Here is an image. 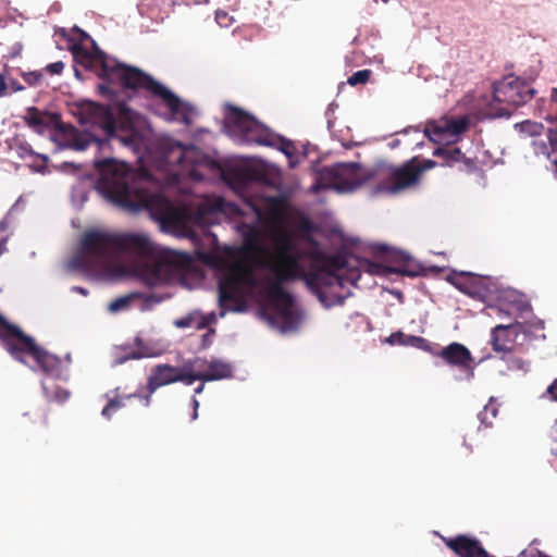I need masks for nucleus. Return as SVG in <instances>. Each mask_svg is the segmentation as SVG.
<instances>
[{"mask_svg": "<svg viewBox=\"0 0 557 557\" xmlns=\"http://www.w3.org/2000/svg\"><path fill=\"white\" fill-rule=\"evenodd\" d=\"M176 382H182L186 385H191L195 382L191 359L185 361L181 367L170 364L154 366L147 382L149 394L143 397L144 406L148 407L150 405V397L159 387Z\"/></svg>", "mask_w": 557, "mask_h": 557, "instance_id": "nucleus-10", "label": "nucleus"}, {"mask_svg": "<svg viewBox=\"0 0 557 557\" xmlns=\"http://www.w3.org/2000/svg\"><path fill=\"white\" fill-rule=\"evenodd\" d=\"M193 363V377L195 381L210 382L232 376L233 368L228 362L213 359L207 361L202 358L191 359Z\"/></svg>", "mask_w": 557, "mask_h": 557, "instance_id": "nucleus-14", "label": "nucleus"}, {"mask_svg": "<svg viewBox=\"0 0 557 557\" xmlns=\"http://www.w3.org/2000/svg\"><path fill=\"white\" fill-rule=\"evenodd\" d=\"M370 173L358 163H337L323 168L313 189H334L339 194L351 193L364 184Z\"/></svg>", "mask_w": 557, "mask_h": 557, "instance_id": "nucleus-8", "label": "nucleus"}, {"mask_svg": "<svg viewBox=\"0 0 557 557\" xmlns=\"http://www.w3.org/2000/svg\"><path fill=\"white\" fill-rule=\"evenodd\" d=\"M333 112V104H330L327 111H326V116H327V127L331 129L332 127V121L330 119V115L331 113Z\"/></svg>", "mask_w": 557, "mask_h": 557, "instance_id": "nucleus-41", "label": "nucleus"}, {"mask_svg": "<svg viewBox=\"0 0 557 557\" xmlns=\"http://www.w3.org/2000/svg\"><path fill=\"white\" fill-rule=\"evenodd\" d=\"M79 123L95 132H81L59 122L54 114L29 109L26 121L38 134H48L55 145L54 151L72 149L84 151L90 145L102 148L106 141L131 150L143 163L152 165L153 172L133 171L115 159L96 161V188L108 201L128 211H149L160 230L176 237L195 239L194 227L201 230L233 221L245 246L255 250L249 259L226 260L212 252L196 250L200 260L220 269L219 317L227 312L242 313L250 301L257 302V166L235 187L242 197L239 207L220 196H201L174 203L164 187L180 185L185 178L202 180L199 166L207 157L194 145H183L165 134L152 136L150 129L138 125V117L124 103L103 106L84 101L77 109Z\"/></svg>", "mask_w": 557, "mask_h": 557, "instance_id": "nucleus-1", "label": "nucleus"}, {"mask_svg": "<svg viewBox=\"0 0 557 557\" xmlns=\"http://www.w3.org/2000/svg\"><path fill=\"white\" fill-rule=\"evenodd\" d=\"M205 388V385L203 384H200L198 387L195 388V394H200L202 393Z\"/></svg>", "mask_w": 557, "mask_h": 557, "instance_id": "nucleus-43", "label": "nucleus"}, {"mask_svg": "<svg viewBox=\"0 0 557 557\" xmlns=\"http://www.w3.org/2000/svg\"><path fill=\"white\" fill-rule=\"evenodd\" d=\"M64 69V64L63 62L61 61H58V62H54V63H51L47 66V71L50 73V74H60Z\"/></svg>", "mask_w": 557, "mask_h": 557, "instance_id": "nucleus-31", "label": "nucleus"}, {"mask_svg": "<svg viewBox=\"0 0 557 557\" xmlns=\"http://www.w3.org/2000/svg\"><path fill=\"white\" fill-rule=\"evenodd\" d=\"M515 128L519 132L521 138L531 139L536 156H543L555 165L557 175V128H550L546 134V140L542 137L543 124L530 120L515 124Z\"/></svg>", "mask_w": 557, "mask_h": 557, "instance_id": "nucleus-11", "label": "nucleus"}, {"mask_svg": "<svg viewBox=\"0 0 557 557\" xmlns=\"http://www.w3.org/2000/svg\"><path fill=\"white\" fill-rule=\"evenodd\" d=\"M208 240H209L211 244H215V242H216V237H215V235H213V234H208Z\"/></svg>", "mask_w": 557, "mask_h": 557, "instance_id": "nucleus-42", "label": "nucleus"}, {"mask_svg": "<svg viewBox=\"0 0 557 557\" xmlns=\"http://www.w3.org/2000/svg\"><path fill=\"white\" fill-rule=\"evenodd\" d=\"M171 297L170 294L133 292L111 301L108 310L111 313L122 312L128 309H137L141 312L152 310L157 305Z\"/></svg>", "mask_w": 557, "mask_h": 557, "instance_id": "nucleus-12", "label": "nucleus"}, {"mask_svg": "<svg viewBox=\"0 0 557 557\" xmlns=\"http://www.w3.org/2000/svg\"><path fill=\"white\" fill-rule=\"evenodd\" d=\"M89 181L83 180L73 186L71 199L75 208L79 209L83 207L88 198Z\"/></svg>", "mask_w": 557, "mask_h": 557, "instance_id": "nucleus-21", "label": "nucleus"}, {"mask_svg": "<svg viewBox=\"0 0 557 557\" xmlns=\"http://www.w3.org/2000/svg\"><path fill=\"white\" fill-rule=\"evenodd\" d=\"M75 74L77 77L79 76V72L77 70H75Z\"/></svg>", "mask_w": 557, "mask_h": 557, "instance_id": "nucleus-46", "label": "nucleus"}, {"mask_svg": "<svg viewBox=\"0 0 557 557\" xmlns=\"http://www.w3.org/2000/svg\"><path fill=\"white\" fill-rule=\"evenodd\" d=\"M232 20L233 18L224 11H218L215 13V21L222 27H228Z\"/></svg>", "mask_w": 557, "mask_h": 557, "instance_id": "nucleus-30", "label": "nucleus"}, {"mask_svg": "<svg viewBox=\"0 0 557 557\" xmlns=\"http://www.w3.org/2000/svg\"><path fill=\"white\" fill-rule=\"evenodd\" d=\"M435 355L442 358L447 364L460 369L465 373V380L470 381L473 379L474 368L472 366V356L465 345L451 343L443 347ZM456 380H462V376H456Z\"/></svg>", "mask_w": 557, "mask_h": 557, "instance_id": "nucleus-13", "label": "nucleus"}, {"mask_svg": "<svg viewBox=\"0 0 557 557\" xmlns=\"http://www.w3.org/2000/svg\"><path fill=\"white\" fill-rule=\"evenodd\" d=\"M216 318L218 317H216V314L214 312H211V313H209L207 315H202V319L205 321H207L206 327L209 326L210 324L214 323L216 321Z\"/></svg>", "mask_w": 557, "mask_h": 557, "instance_id": "nucleus-34", "label": "nucleus"}, {"mask_svg": "<svg viewBox=\"0 0 557 557\" xmlns=\"http://www.w3.org/2000/svg\"><path fill=\"white\" fill-rule=\"evenodd\" d=\"M9 89L11 91H20V90H23L24 87L21 84L16 83L15 81H12V82H10V84H8V90Z\"/></svg>", "mask_w": 557, "mask_h": 557, "instance_id": "nucleus-35", "label": "nucleus"}, {"mask_svg": "<svg viewBox=\"0 0 557 557\" xmlns=\"http://www.w3.org/2000/svg\"><path fill=\"white\" fill-rule=\"evenodd\" d=\"M401 144H404V141H403V139H401V138H395V139H393V140H391V141L388 143V146H389L392 149H394V148L398 147V146H399V145H401Z\"/></svg>", "mask_w": 557, "mask_h": 557, "instance_id": "nucleus-39", "label": "nucleus"}, {"mask_svg": "<svg viewBox=\"0 0 557 557\" xmlns=\"http://www.w3.org/2000/svg\"><path fill=\"white\" fill-rule=\"evenodd\" d=\"M395 257H396L397 260L403 261V262H405V261H407L409 259V256L407 253H405V252H401V251L396 252Z\"/></svg>", "mask_w": 557, "mask_h": 557, "instance_id": "nucleus-40", "label": "nucleus"}, {"mask_svg": "<svg viewBox=\"0 0 557 557\" xmlns=\"http://www.w3.org/2000/svg\"><path fill=\"white\" fill-rule=\"evenodd\" d=\"M555 117L556 122L550 123L546 128L543 126L542 137L544 140L546 139V134L550 128H557V87L552 90L550 98L548 100V113L546 115V120H550Z\"/></svg>", "mask_w": 557, "mask_h": 557, "instance_id": "nucleus-24", "label": "nucleus"}, {"mask_svg": "<svg viewBox=\"0 0 557 557\" xmlns=\"http://www.w3.org/2000/svg\"><path fill=\"white\" fill-rule=\"evenodd\" d=\"M41 77V74L40 73H37V72H30V73H27L24 75V78L26 79L27 83L29 84H35L39 81V78Z\"/></svg>", "mask_w": 557, "mask_h": 557, "instance_id": "nucleus-32", "label": "nucleus"}, {"mask_svg": "<svg viewBox=\"0 0 557 557\" xmlns=\"http://www.w3.org/2000/svg\"><path fill=\"white\" fill-rule=\"evenodd\" d=\"M0 338L13 358L26 363L25 358L30 357L36 361L41 371L47 374L48 377L41 382V385L49 400L64 403L70 397V393L66 389L49 385V379H66L67 363L70 362L69 355L66 356V362H63L57 356L42 350L32 337L26 336L15 325L8 323L1 315Z\"/></svg>", "mask_w": 557, "mask_h": 557, "instance_id": "nucleus-4", "label": "nucleus"}, {"mask_svg": "<svg viewBox=\"0 0 557 557\" xmlns=\"http://www.w3.org/2000/svg\"><path fill=\"white\" fill-rule=\"evenodd\" d=\"M436 162L433 160H422L412 158L400 166L382 164L377 174L384 176V181L379 185V190L387 194H397L414 186L422 172L433 169Z\"/></svg>", "mask_w": 557, "mask_h": 557, "instance_id": "nucleus-9", "label": "nucleus"}, {"mask_svg": "<svg viewBox=\"0 0 557 557\" xmlns=\"http://www.w3.org/2000/svg\"><path fill=\"white\" fill-rule=\"evenodd\" d=\"M225 133L238 145H261L282 151L294 168L298 163L295 144L280 136L257 121L249 113L227 106L224 119Z\"/></svg>", "mask_w": 557, "mask_h": 557, "instance_id": "nucleus-6", "label": "nucleus"}, {"mask_svg": "<svg viewBox=\"0 0 557 557\" xmlns=\"http://www.w3.org/2000/svg\"><path fill=\"white\" fill-rule=\"evenodd\" d=\"M502 360H504L507 364V369L510 371H522L528 372L529 371V363L521 358L512 357L507 354H505L502 357Z\"/></svg>", "mask_w": 557, "mask_h": 557, "instance_id": "nucleus-27", "label": "nucleus"}, {"mask_svg": "<svg viewBox=\"0 0 557 557\" xmlns=\"http://www.w3.org/2000/svg\"><path fill=\"white\" fill-rule=\"evenodd\" d=\"M447 546L460 557H488L486 550L476 540L458 535L446 542Z\"/></svg>", "mask_w": 557, "mask_h": 557, "instance_id": "nucleus-16", "label": "nucleus"}, {"mask_svg": "<svg viewBox=\"0 0 557 557\" xmlns=\"http://www.w3.org/2000/svg\"><path fill=\"white\" fill-rule=\"evenodd\" d=\"M75 39H76V38H74V37H70V38H69V40H70V41H74Z\"/></svg>", "mask_w": 557, "mask_h": 557, "instance_id": "nucleus-45", "label": "nucleus"}, {"mask_svg": "<svg viewBox=\"0 0 557 557\" xmlns=\"http://www.w3.org/2000/svg\"><path fill=\"white\" fill-rule=\"evenodd\" d=\"M471 276L476 281L471 283L470 285H458V288L469 295H482L484 293H491L490 287L487 286L486 278L475 277L471 274Z\"/></svg>", "mask_w": 557, "mask_h": 557, "instance_id": "nucleus-23", "label": "nucleus"}, {"mask_svg": "<svg viewBox=\"0 0 557 557\" xmlns=\"http://www.w3.org/2000/svg\"><path fill=\"white\" fill-rule=\"evenodd\" d=\"M547 393L550 395L552 400L557 401V379L548 386Z\"/></svg>", "mask_w": 557, "mask_h": 557, "instance_id": "nucleus-33", "label": "nucleus"}, {"mask_svg": "<svg viewBox=\"0 0 557 557\" xmlns=\"http://www.w3.org/2000/svg\"><path fill=\"white\" fill-rule=\"evenodd\" d=\"M370 75H371V71L370 70L358 71V72L354 73L348 78V84L351 85V86H355V85H358V84H364V83H367L369 81Z\"/></svg>", "mask_w": 557, "mask_h": 557, "instance_id": "nucleus-29", "label": "nucleus"}, {"mask_svg": "<svg viewBox=\"0 0 557 557\" xmlns=\"http://www.w3.org/2000/svg\"><path fill=\"white\" fill-rule=\"evenodd\" d=\"M191 404H193V408H194V412L191 414V419L196 420L198 418L199 401L196 398H193Z\"/></svg>", "mask_w": 557, "mask_h": 557, "instance_id": "nucleus-37", "label": "nucleus"}, {"mask_svg": "<svg viewBox=\"0 0 557 557\" xmlns=\"http://www.w3.org/2000/svg\"><path fill=\"white\" fill-rule=\"evenodd\" d=\"M73 33L77 35L78 41L73 42L70 49L76 63L95 71L108 83L129 89H147L161 101L164 110L160 114L165 120L184 124L191 122L195 115V109L191 106L138 69L126 66L106 54L85 32L75 27Z\"/></svg>", "mask_w": 557, "mask_h": 557, "instance_id": "nucleus-3", "label": "nucleus"}, {"mask_svg": "<svg viewBox=\"0 0 557 557\" xmlns=\"http://www.w3.org/2000/svg\"><path fill=\"white\" fill-rule=\"evenodd\" d=\"M525 335V327L517 322L516 324L496 325L492 330L491 345L493 350L507 354L511 350L512 344L520 334Z\"/></svg>", "mask_w": 557, "mask_h": 557, "instance_id": "nucleus-15", "label": "nucleus"}, {"mask_svg": "<svg viewBox=\"0 0 557 557\" xmlns=\"http://www.w3.org/2000/svg\"><path fill=\"white\" fill-rule=\"evenodd\" d=\"M70 270L91 280H110L135 273L148 287L182 282L195 271L186 252L161 250L146 233H86L67 261Z\"/></svg>", "mask_w": 557, "mask_h": 557, "instance_id": "nucleus-2", "label": "nucleus"}, {"mask_svg": "<svg viewBox=\"0 0 557 557\" xmlns=\"http://www.w3.org/2000/svg\"><path fill=\"white\" fill-rule=\"evenodd\" d=\"M11 216V212L0 222V256L5 251V244L9 239V234L7 233L9 226V220Z\"/></svg>", "mask_w": 557, "mask_h": 557, "instance_id": "nucleus-28", "label": "nucleus"}, {"mask_svg": "<svg viewBox=\"0 0 557 557\" xmlns=\"http://www.w3.org/2000/svg\"><path fill=\"white\" fill-rule=\"evenodd\" d=\"M159 355H160L159 350H154L147 345L140 344L139 348L136 351H133L131 355H127V356L119 359L117 363H122L128 359L151 358V357H157Z\"/></svg>", "mask_w": 557, "mask_h": 557, "instance_id": "nucleus-26", "label": "nucleus"}, {"mask_svg": "<svg viewBox=\"0 0 557 557\" xmlns=\"http://www.w3.org/2000/svg\"><path fill=\"white\" fill-rule=\"evenodd\" d=\"M469 119L462 116H443L438 120L428 121L424 128L419 126H409L396 135L403 137L404 145L412 150L420 149L425 138L434 144L445 145L437 147L433 154L446 160V164L458 162L463 159L459 148L451 147V144L458 141L460 135L468 128Z\"/></svg>", "mask_w": 557, "mask_h": 557, "instance_id": "nucleus-5", "label": "nucleus"}, {"mask_svg": "<svg viewBox=\"0 0 557 557\" xmlns=\"http://www.w3.org/2000/svg\"><path fill=\"white\" fill-rule=\"evenodd\" d=\"M115 393H117V388L115 389ZM136 396H138L136 393L135 394H129V395H126V396H120V395L115 394L112 397L109 396V395H106V397L108 398V404L102 409L101 416L103 418H106V419H111L112 416L117 410H120L121 408H123L125 406V400L126 399H129V398L136 397Z\"/></svg>", "mask_w": 557, "mask_h": 557, "instance_id": "nucleus-19", "label": "nucleus"}, {"mask_svg": "<svg viewBox=\"0 0 557 557\" xmlns=\"http://www.w3.org/2000/svg\"><path fill=\"white\" fill-rule=\"evenodd\" d=\"M385 342L389 345L411 346L426 351L430 350L426 339L420 336L407 335L400 331L392 333Z\"/></svg>", "mask_w": 557, "mask_h": 557, "instance_id": "nucleus-17", "label": "nucleus"}, {"mask_svg": "<svg viewBox=\"0 0 557 557\" xmlns=\"http://www.w3.org/2000/svg\"><path fill=\"white\" fill-rule=\"evenodd\" d=\"M498 413V404L495 397H491L488 404L485 405L483 410L479 413L481 424L485 426L492 425V419L496 418Z\"/></svg>", "mask_w": 557, "mask_h": 557, "instance_id": "nucleus-22", "label": "nucleus"}, {"mask_svg": "<svg viewBox=\"0 0 557 557\" xmlns=\"http://www.w3.org/2000/svg\"><path fill=\"white\" fill-rule=\"evenodd\" d=\"M553 436L557 440V420H556V423L553 426Z\"/></svg>", "mask_w": 557, "mask_h": 557, "instance_id": "nucleus-44", "label": "nucleus"}, {"mask_svg": "<svg viewBox=\"0 0 557 557\" xmlns=\"http://www.w3.org/2000/svg\"><path fill=\"white\" fill-rule=\"evenodd\" d=\"M8 90V84L4 78L0 75V96H5Z\"/></svg>", "mask_w": 557, "mask_h": 557, "instance_id": "nucleus-38", "label": "nucleus"}, {"mask_svg": "<svg viewBox=\"0 0 557 557\" xmlns=\"http://www.w3.org/2000/svg\"><path fill=\"white\" fill-rule=\"evenodd\" d=\"M504 298L511 305L513 310L523 313L530 309L529 304L522 298L521 295L515 290L508 289L504 292Z\"/></svg>", "mask_w": 557, "mask_h": 557, "instance_id": "nucleus-25", "label": "nucleus"}, {"mask_svg": "<svg viewBox=\"0 0 557 557\" xmlns=\"http://www.w3.org/2000/svg\"><path fill=\"white\" fill-rule=\"evenodd\" d=\"M71 292L78 293V294H81L84 297H86L89 294L86 288L81 287V286H72L71 287Z\"/></svg>", "mask_w": 557, "mask_h": 557, "instance_id": "nucleus-36", "label": "nucleus"}, {"mask_svg": "<svg viewBox=\"0 0 557 557\" xmlns=\"http://www.w3.org/2000/svg\"><path fill=\"white\" fill-rule=\"evenodd\" d=\"M535 89L525 81L508 75L493 85L492 96H482L476 109L482 117H509L511 112L528 103Z\"/></svg>", "mask_w": 557, "mask_h": 557, "instance_id": "nucleus-7", "label": "nucleus"}, {"mask_svg": "<svg viewBox=\"0 0 557 557\" xmlns=\"http://www.w3.org/2000/svg\"><path fill=\"white\" fill-rule=\"evenodd\" d=\"M207 321L202 319V314L195 310L189 312L187 315L174 320L173 324L177 329H189V327H196L198 330L206 327Z\"/></svg>", "mask_w": 557, "mask_h": 557, "instance_id": "nucleus-20", "label": "nucleus"}, {"mask_svg": "<svg viewBox=\"0 0 557 557\" xmlns=\"http://www.w3.org/2000/svg\"><path fill=\"white\" fill-rule=\"evenodd\" d=\"M17 153L22 159H29L32 166L36 172L45 173L48 157L46 154L36 153L29 146L21 145L17 149Z\"/></svg>", "mask_w": 557, "mask_h": 557, "instance_id": "nucleus-18", "label": "nucleus"}]
</instances>
